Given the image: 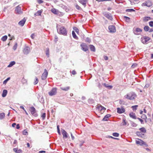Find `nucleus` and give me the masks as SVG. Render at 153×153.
<instances>
[{"instance_id":"nucleus-27","label":"nucleus","mask_w":153,"mask_h":153,"mask_svg":"<svg viewBox=\"0 0 153 153\" xmlns=\"http://www.w3.org/2000/svg\"><path fill=\"white\" fill-rule=\"evenodd\" d=\"M16 63V62L15 61H12L8 65L7 67H12L13 65H14Z\"/></svg>"},{"instance_id":"nucleus-44","label":"nucleus","mask_w":153,"mask_h":153,"mask_svg":"<svg viewBox=\"0 0 153 153\" xmlns=\"http://www.w3.org/2000/svg\"><path fill=\"white\" fill-rule=\"evenodd\" d=\"M17 47V43H15V44L14 45L13 47V49L15 51L16 50Z\"/></svg>"},{"instance_id":"nucleus-30","label":"nucleus","mask_w":153,"mask_h":153,"mask_svg":"<svg viewBox=\"0 0 153 153\" xmlns=\"http://www.w3.org/2000/svg\"><path fill=\"white\" fill-rule=\"evenodd\" d=\"M72 35L73 38L75 39H78V37L76 35V33L74 31H72Z\"/></svg>"},{"instance_id":"nucleus-31","label":"nucleus","mask_w":153,"mask_h":153,"mask_svg":"<svg viewBox=\"0 0 153 153\" xmlns=\"http://www.w3.org/2000/svg\"><path fill=\"white\" fill-rule=\"evenodd\" d=\"M103 85L105 87L108 88L109 89H111L112 88V86L111 85H108V84L104 83L103 84Z\"/></svg>"},{"instance_id":"nucleus-56","label":"nucleus","mask_w":153,"mask_h":153,"mask_svg":"<svg viewBox=\"0 0 153 153\" xmlns=\"http://www.w3.org/2000/svg\"><path fill=\"white\" fill-rule=\"evenodd\" d=\"M137 119H138L141 122L142 124L143 123V120L142 119L139 118H137Z\"/></svg>"},{"instance_id":"nucleus-54","label":"nucleus","mask_w":153,"mask_h":153,"mask_svg":"<svg viewBox=\"0 0 153 153\" xmlns=\"http://www.w3.org/2000/svg\"><path fill=\"white\" fill-rule=\"evenodd\" d=\"M35 36V33H33L31 35L30 37L32 39H33L34 38Z\"/></svg>"},{"instance_id":"nucleus-22","label":"nucleus","mask_w":153,"mask_h":153,"mask_svg":"<svg viewBox=\"0 0 153 153\" xmlns=\"http://www.w3.org/2000/svg\"><path fill=\"white\" fill-rule=\"evenodd\" d=\"M111 116L110 114H108L106 115L102 119L103 121H106L108 120L107 118L110 117Z\"/></svg>"},{"instance_id":"nucleus-8","label":"nucleus","mask_w":153,"mask_h":153,"mask_svg":"<svg viewBox=\"0 0 153 153\" xmlns=\"http://www.w3.org/2000/svg\"><path fill=\"white\" fill-rule=\"evenodd\" d=\"M57 92V88H53L52 89L51 91L49 92L48 94L49 95L52 96L55 95Z\"/></svg>"},{"instance_id":"nucleus-7","label":"nucleus","mask_w":153,"mask_h":153,"mask_svg":"<svg viewBox=\"0 0 153 153\" xmlns=\"http://www.w3.org/2000/svg\"><path fill=\"white\" fill-rule=\"evenodd\" d=\"M15 11L16 13L17 14H21L22 13L21 10V8L19 5L16 7Z\"/></svg>"},{"instance_id":"nucleus-53","label":"nucleus","mask_w":153,"mask_h":153,"mask_svg":"<svg viewBox=\"0 0 153 153\" xmlns=\"http://www.w3.org/2000/svg\"><path fill=\"white\" fill-rule=\"evenodd\" d=\"M70 72L71 73V71H70ZM71 73L73 75H75L76 73V71L74 70L71 72Z\"/></svg>"},{"instance_id":"nucleus-43","label":"nucleus","mask_w":153,"mask_h":153,"mask_svg":"<svg viewBox=\"0 0 153 153\" xmlns=\"http://www.w3.org/2000/svg\"><path fill=\"white\" fill-rule=\"evenodd\" d=\"M73 29L74 30H75V31L77 34L78 33H79V30L77 27H75L73 28Z\"/></svg>"},{"instance_id":"nucleus-28","label":"nucleus","mask_w":153,"mask_h":153,"mask_svg":"<svg viewBox=\"0 0 153 153\" xmlns=\"http://www.w3.org/2000/svg\"><path fill=\"white\" fill-rule=\"evenodd\" d=\"M97 108L99 110H100L101 111H102V110H105L106 109L105 108L102 106L101 105L98 106Z\"/></svg>"},{"instance_id":"nucleus-63","label":"nucleus","mask_w":153,"mask_h":153,"mask_svg":"<svg viewBox=\"0 0 153 153\" xmlns=\"http://www.w3.org/2000/svg\"><path fill=\"white\" fill-rule=\"evenodd\" d=\"M17 144V141L16 140H15L13 143V145H16Z\"/></svg>"},{"instance_id":"nucleus-10","label":"nucleus","mask_w":153,"mask_h":153,"mask_svg":"<svg viewBox=\"0 0 153 153\" xmlns=\"http://www.w3.org/2000/svg\"><path fill=\"white\" fill-rule=\"evenodd\" d=\"M136 143L137 144L142 146L143 145H146V143L141 139H138L137 140H136Z\"/></svg>"},{"instance_id":"nucleus-62","label":"nucleus","mask_w":153,"mask_h":153,"mask_svg":"<svg viewBox=\"0 0 153 153\" xmlns=\"http://www.w3.org/2000/svg\"><path fill=\"white\" fill-rule=\"evenodd\" d=\"M104 58L105 60H107L108 59V56H104Z\"/></svg>"},{"instance_id":"nucleus-36","label":"nucleus","mask_w":153,"mask_h":153,"mask_svg":"<svg viewBox=\"0 0 153 153\" xmlns=\"http://www.w3.org/2000/svg\"><path fill=\"white\" fill-rule=\"evenodd\" d=\"M140 130L143 133H145L146 132V129L144 127H142L140 128Z\"/></svg>"},{"instance_id":"nucleus-37","label":"nucleus","mask_w":153,"mask_h":153,"mask_svg":"<svg viewBox=\"0 0 153 153\" xmlns=\"http://www.w3.org/2000/svg\"><path fill=\"white\" fill-rule=\"evenodd\" d=\"M138 106L137 105H134L131 107V108L134 111H135L137 109Z\"/></svg>"},{"instance_id":"nucleus-34","label":"nucleus","mask_w":153,"mask_h":153,"mask_svg":"<svg viewBox=\"0 0 153 153\" xmlns=\"http://www.w3.org/2000/svg\"><path fill=\"white\" fill-rule=\"evenodd\" d=\"M7 36L5 35L4 36H3L1 38V40L2 41L4 42L7 39Z\"/></svg>"},{"instance_id":"nucleus-16","label":"nucleus","mask_w":153,"mask_h":153,"mask_svg":"<svg viewBox=\"0 0 153 153\" xmlns=\"http://www.w3.org/2000/svg\"><path fill=\"white\" fill-rule=\"evenodd\" d=\"M79 1L85 7L88 1L87 0H79Z\"/></svg>"},{"instance_id":"nucleus-1","label":"nucleus","mask_w":153,"mask_h":153,"mask_svg":"<svg viewBox=\"0 0 153 153\" xmlns=\"http://www.w3.org/2000/svg\"><path fill=\"white\" fill-rule=\"evenodd\" d=\"M58 33L60 34L66 36L67 34V31L64 26H62L60 28L57 27Z\"/></svg>"},{"instance_id":"nucleus-26","label":"nucleus","mask_w":153,"mask_h":153,"mask_svg":"<svg viewBox=\"0 0 153 153\" xmlns=\"http://www.w3.org/2000/svg\"><path fill=\"white\" fill-rule=\"evenodd\" d=\"M51 11L52 12L55 14H57L58 13V10L55 8L52 9Z\"/></svg>"},{"instance_id":"nucleus-55","label":"nucleus","mask_w":153,"mask_h":153,"mask_svg":"<svg viewBox=\"0 0 153 153\" xmlns=\"http://www.w3.org/2000/svg\"><path fill=\"white\" fill-rule=\"evenodd\" d=\"M84 143V141H81V143L79 144V146L80 147H81L82 145H83V144Z\"/></svg>"},{"instance_id":"nucleus-58","label":"nucleus","mask_w":153,"mask_h":153,"mask_svg":"<svg viewBox=\"0 0 153 153\" xmlns=\"http://www.w3.org/2000/svg\"><path fill=\"white\" fill-rule=\"evenodd\" d=\"M131 125L133 127H135L137 126V125L135 123H132Z\"/></svg>"},{"instance_id":"nucleus-18","label":"nucleus","mask_w":153,"mask_h":153,"mask_svg":"<svg viewBox=\"0 0 153 153\" xmlns=\"http://www.w3.org/2000/svg\"><path fill=\"white\" fill-rule=\"evenodd\" d=\"M152 18L150 17L146 16L143 18V21L144 22H147L148 21L152 20Z\"/></svg>"},{"instance_id":"nucleus-57","label":"nucleus","mask_w":153,"mask_h":153,"mask_svg":"<svg viewBox=\"0 0 153 153\" xmlns=\"http://www.w3.org/2000/svg\"><path fill=\"white\" fill-rule=\"evenodd\" d=\"M57 131L58 133L60 134V129L59 128V126H57Z\"/></svg>"},{"instance_id":"nucleus-17","label":"nucleus","mask_w":153,"mask_h":153,"mask_svg":"<svg viewBox=\"0 0 153 153\" xmlns=\"http://www.w3.org/2000/svg\"><path fill=\"white\" fill-rule=\"evenodd\" d=\"M142 31V30L139 28H137L135 29V30L134 31V33L136 35L138 34V32H141Z\"/></svg>"},{"instance_id":"nucleus-51","label":"nucleus","mask_w":153,"mask_h":153,"mask_svg":"<svg viewBox=\"0 0 153 153\" xmlns=\"http://www.w3.org/2000/svg\"><path fill=\"white\" fill-rule=\"evenodd\" d=\"M76 7L77 9L78 10H80L81 9V7L77 4L76 5Z\"/></svg>"},{"instance_id":"nucleus-2","label":"nucleus","mask_w":153,"mask_h":153,"mask_svg":"<svg viewBox=\"0 0 153 153\" xmlns=\"http://www.w3.org/2000/svg\"><path fill=\"white\" fill-rule=\"evenodd\" d=\"M136 96V95L135 93H132L127 94L124 96V97L126 99L131 100L134 99Z\"/></svg>"},{"instance_id":"nucleus-23","label":"nucleus","mask_w":153,"mask_h":153,"mask_svg":"<svg viewBox=\"0 0 153 153\" xmlns=\"http://www.w3.org/2000/svg\"><path fill=\"white\" fill-rule=\"evenodd\" d=\"M70 88V87L69 86H68L66 87H61L60 88V89L63 90L65 91H66L69 90Z\"/></svg>"},{"instance_id":"nucleus-40","label":"nucleus","mask_w":153,"mask_h":153,"mask_svg":"<svg viewBox=\"0 0 153 153\" xmlns=\"http://www.w3.org/2000/svg\"><path fill=\"white\" fill-rule=\"evenodd\" d=\"M112 135L114 137H118L119 136V134L118 133L114 132L112 134Z\"/></svg>"},{"instance_id":"nucleus-59","label":"nucleus","mask_w":153,"mask_h":153,"mask_svg":"<svg viewBox=\"0 0 153 153\" xmlns=\"http://www.w3.org/2000/svg\"><path fill=\"white\" fill-rule=\"evenodd\" d=\"M20 128V127L19 125V124H17L16 126V128L17 129H19Z\"/></svg>"},{"instance_id":"nucleus-39","label":"nucleus","mask_w":153,"mask_h":153,"mask_svg":"<svg viewBox=\"0 0 153 153\" xmlns=\"http://www.w3.org/2000/svg\"><path fill=\"white\" fill-rule=\"evenodd\" d=\"M141 118L143 119H145L146 122V119H147V117L145 114H143L141 116Z\"/></svg>"},{"instance_id":"nucleus-47","label":"nucleus","mask_w":153,"mask_h":153,"mask_svg":"<svg viewBox=\"0 0 153 153\" xmlns=\"http://www.w3.org/2000/svg\"><path fill=\"white\" fill-rule=\"evenodd\" d=\"M22 134L23 135H26L28 134V132L25 130L23 131Z\"/></svg>"},{"instance_id":"nucleus-33","label":"nucleus","mask_w":153,"mask_h":153,"mask_svg":"<svg viewBox=\"0 0 153 153\" xmlns=\"http://www.w3.org/2000/svg\"><path fill=\"white\" fill-rule=\"evenodd\" d=\"M5 117V114L4 113H1L0 114V119L2 120Z\"/></svg>"},{"instance_id":"nucleus-29","label":"nucleus","mask_w":153,"mask_h":153,"mask_svg":"<svg viewBox=\"0 0 153 153\" xmlns=\"http://www.w3.org/2000/svg\"><path fill=\"white\" fill-rule=\"evenodd\" d=\"M42 10H39L37 12L35 13L34 14L35 16H40L41 15V13L42 12Z\"/></svg>"},{"instance_id":"nucleus-52","label":"nucleus","mask_w":153,"mask_h":153,"mask_svg":"<svg viewBox=\"0 0 153 153\" xmlns=\"http://www.w3.org/2000/svg\"><path fill=\"white\" fill-rule=\"evenodd\" d=\"M119 103L120 104H124V102L123 100H120Z\"/></svg>"},{"instance_id":"nucleus-6","label":"nucleus","mask_w":153,"mask_h":153,"mask_svg":"<svg viewBox=\"0 0 153 153\" xmlns=\"http://www.w3.org/2000/svg\"><path fill=\"white\" fill-rule=\"evenodd\" d=\"M82 49L84 51H86L88 50V48L87 45L84 43H82L80 45Z\"/></svg>"},{"instance_id":"nucleus-20","label":"nucleus","mask_w":153,"mask_h":153,"mask_svg":"<svg viewBox=\"0 0 153 153\" xmlns=\"http://www.w3.org/2000/svg\"><path fill=\"white\" fill-rule=\"evenodd\" d=\"M129 115L133 119H136L137 118L135 114L133 112L130 113Z\"/></svg>"},{"instance_id":"nucleus-41","label":"nucleus","mask_w":153,"mask_h":153,"mask_svg":"<svg viewBox=\"0 0 153 153\" xmlns=\"http://www.w3.org/2000/svg\"><path fill=\"white\" fill-rule=\"evenodd\" d=\"M46 55L48 57L49 56V49L48 48L47 50H46Z\"/></svg>"},{"instance_id":"nucleus-21","label":"nucleus","mask_w":153,"mask_h":153,"mask_svg":"<svg viewBox=\"0 0 153 153\" xmlns=\"http://www.w3.org/2000/svg\"><path fill=\"white\" fill-rule=\"evenodd\" d=\"M146 2L147 7H150L152 5V2L150 1H148Z\"/></svg>"},{"instance_id":"nucleus-12","label":"nucleus","mask_w":153,"mask_h":153,"mask_svg":"<svg viewBox=\"0 0 153 153\" xmlns=\"http://www.w3.org/2000/svg\"><path fill=\"white\" fill-rule=\"evenodd\" d=\"M117 112L119 114H122L125 112V109L123 107H121V108H117Z\"/></svg>"},{"instance_id":"nucleus-46","label":"nucleus","mask_w":153,"mask_h":153,"mask_svg":"<svg viewBox=\"0 0 153 153\" xmlns=\"http://www.w3.org/2000/svg\"><path fill=\"white\" fill-rule=\"evenodd\" d=\"M85 41L90 43L91 42V40L89 38L87 37Z\"/></svg>"},{"instance_id":"nucleus-48","label":"nucleus","mask_w":153,"mask_h":153,"mask_svg":"<svg viewBox=\"0 0 153 153\" xmlns=\"http://www.w3.org/2000/svg\"><path fill=\"white\" fill-rule=\"evenodd\" d=\"M45 116H46L45 113H43L42 114L41 117L43 119H45Z\"/></svg>"},{"instance_id":"nucleus-24","label":"nucleus","mask_w":153,"mask_h":153,"mask_svg":"<svg viewBox=\"0 0 153 153\" xmlns=\"http://www.w3.org/2000/svg\"><path fill=\"white\" fill-rule=\"evenodd\" d=\"M7 90H4L3 91L2 94V96L3 97H5L7 94Z\"/></svg>"},{"instance_id":"nucleus-3","label":"nucleus","mask_w":153,"mask_h":153,"mask_svg":"<svg viewBox=\"0 0 153 153\" xmlns=\"http://www.w3.org/2000/svg\"><path fill=\"white\" fill-rule=\"evenodd\" d=\"M103 15L106 17L108 19L110 20H112L113 18L111 13L107 12H105L103 13Z\"/></svg>"},{"instance_id":"nucleus-19","label":"nucleus","mask_w":153,"mask_h":153,"mask_svg":"<svg viewBox=\"0 0 153 153\" xmlns=\"http://www.w3.org/2000/svg\"><path fill=\"white\" fill-rule=\"evenodd\" d=\"M13 151L16 153H21L22 152V150L20 149H19L18 148H14L13 149Z\"/></svg>"},{"instance_id":"nucleus-11","label":"nucleus","mask_w":153,"mask_h":153,"mask_svg":"<svg viewBox=\"0 0 153 153\" xmlns=\"http://www.w3.org/2000/svg\"><path fill=\"white\" fill-rule=\"evenodd\" d=\"M108 29L111 33H114L116 31L115 26L114 25H110L108 27Z\"/></svg>"},{"instance_id":"nucleus-38","label":"nucleus","mask_w":153,"mask_h":153,"mask_svg":"<svg viewBox=\"0 0 153 153\" xmlns=\"http://www.w3.org/2000/svg\"><path fill=\"white\" fill-rule=\"evenodd\" d=\"M122 125L123 126H126V125L127 123L126 122V120L125 119H123L122 122Z\"/></svg>"},{"instance_id":"nucleus-13","label":"nucleus","mask_w":153,"mask_h":153,"mask_svg":"<svg viewBox=\"0 0 153 153\" xmlns=\"http://www.w3.org/2000/svg\"><path fill=\"white\" fill-rule=\"evenodd\" d=\"M30 51V48L28 47H25L23 51V52L25 54H28Z\"/></svg>"},{"instance_id":"nucleus-14","label":"nucleus","mask_w":153,"mask_h":153,"mask_svg":"<svg viewBox=\"0 0 153 153\" xmlns=\"http://www.w3.org/2000/svg\"><path fill=\"white\" fill-rule=\"evenodd\" d=\"M26 21V19H25V18H24L23 19L21 20L19 22L18 24L22 27L24 25Z\"/></svg>"},{"instance_id":"nucleus-49","label":"nucleus","mask_w":153,"mask_h":153,"mask_svg":"<svg viewBox=\"0 0 153 153\" xmlns=\"http://www.w3.org/2000/svg\"><path fill=\"white\" fill-rule=\"evenodd\" d=\"M149 26L151 27H153V21H151L149 23Z\"/></svg>"},{"instance_id":"nucleus-5","label":"nucleus","mask_w":153,"mask_h":153,"mask_svg":"<svg viewBox=\"0 0 153 153\" xmlns=\"http://www.w3.org/2000/svg\"><path fill=\"white\" fill-rule=\"evenodd\" d=\"M150 38L148 37L144 36L141 38V41L143 44H147Z\"/></svg>"},{"instance_id":"nucleus-50","label":"nucleus","mask_w":153,"mask_h":153,"mask_svg":"<svg viewBox=\"0 0 153 153\" xmlns=\"http://www.w3.org/2000/svg\"><path fill=\"white\" fill-rule=\"evenodd\" d=\"M126 11L131 12H132V11H134L135 10L132 9H127L126 10Z\"/></svg>"},{"instance_id":"nucleus-45","label":"nucleus","mask_w":153,"mask_h":153,"mask_svg":"<svg viewBox=\"0 0 153 153\" xmlns=\"http://www.w3.org/2000/svg\"><path fill=\"white\" fill-rule=\"evenodd\" d=\"M35 79H36V80L34 82V83L35 85H36L38 83V79L36 77H35Z\"/></svg>"},{"instance_id":"nucleus-15","label":"nucleus","mask_w":153,"mask_h":153,"mask_svg":"<svg viewBox=\"0 0 153 153\" xmlns=\"http://www.w3.org/2000/svg\"><path fill=\"white\" fill-rule=\"evenodd\" d=\"M62 134L64 138H67L68 137V134L67 132L64 129H62Z\"/></svg>"},{"instance_id":"nucleus-64","label":"nucleus","mask_w":153,"mask_h":153,"mask_svg":"<svg viewBox=\"0 0 153 153\" xmlns=\"http://www.w3.org/2000/svg\"><path fill=\"white\" fill-rule=\"evenodd\" d=\"M71 134L72 140H74V137L73 136L72 133L71 132Z\"/></svg>"},{"instance_id":"nucleus-32","label":"nucleus","mask_w":153,"mask_h":153,"mask_svg":"<svg viewBox=\"0 0 153 153\" xmlns=\"http://www.w3.org/2000/svg\"><path fill=\"white\" fill-rule=\"evenodd\" d=\"M124 18L126 22H130V19L129 17L126 16H124Z\"/></svg>"},{"instance_id":"nucleus-35","label":"nucleus","mask_w":153,"mask_h":153,"mask_svg":"<svg viewBox=\"0 0 153 153\" xmlns=\"http://www.w3.org/2000/svg\"><path fill=\"white\" fill-rule=\"evenodd\" d=\"M149 27L148 26H146L144 27V30L146 31H149Z\"/></svg>"},{"instance_id":"nucleus-4","label":"nucleus","mask_w":153,"mask_h":153,"mask_svg":"<svg viewBox=\"0 0 153 153\" xmlns=\"http://www.w3.org/2000/svg\"><path fill=\"white\" fill-rule=\"evenodd\" d=\"M30 111L32 115L36 117L37 116V114L36 113V110L33 106L30 108Z\"/></svg>"},{"instance_id":"nucleus-61","label":"nucleus","mask_w":153,"mask_h":153,"mask_svg":"<svg viewBox=\"0 0 153 153\" xmlns=\"http://www.w3.org/2000/svg\"><path fill=\"white\" fill-rule=\"evenodd\" d=\"M38 2L39 4H41L43 2V1L42 0H38Z\"/></svg>"},{"instance_id":"nucleus-42","label":"nucleus","mask_w":153,"mask_h":153,"mask_svg":"<svg viewBox=\"0 0 153 153\" xmlns=\"http://www.w3.org/2000/svg\"><path fill=\"white\" fill-rule=\"evenodd\" d=\"M10 79V77H8V78H7L6 79H5V80H4L3 82V84H6L7 82V81L9 80Z\"/></svg>"},{"instance_id":"nucleus-9","label":"nucleus","mask_w":153,"mask_h":153,"mask_svg":"<svg viewBox=\"0 0 153 153\" xmlns=\"http://www.w3.org/2000/svg\"><path fill=\"white\" fill-rule=\"evenodd\" d=\"M48 75V72L46 69H45L43 73L41 76L42 79V80H45L47 78Z\"/></svg>"},{"instance_id":"nucleus-60","label":"nucleus","mask_w":153,"mask_h":153,"mask_svg":"<svg viewBox=\"0 0 153 153\" xmlns=\"http://www.w3.org/2000/svg\"><path fill=\"white\" fill-rule=\"evenodd\" d=\"M142 6H147L146 2L143 3L142 4Z\"/></svg>"},{"instance_id":"nucleus-25","label":"nucleus","mask_w":153,"mask_h":153,"mask_svg":"<svg viewBox=\"0 0 153 153\" xmlns=\"http://www.w3.org/2000/svg\"><path fill=\"white\" fill-rule=\"evenodd\" d=\"M89 47L91 51L93 52H95V48L94 46L92 45H90Z\"/></svg>"}]
</instances>
